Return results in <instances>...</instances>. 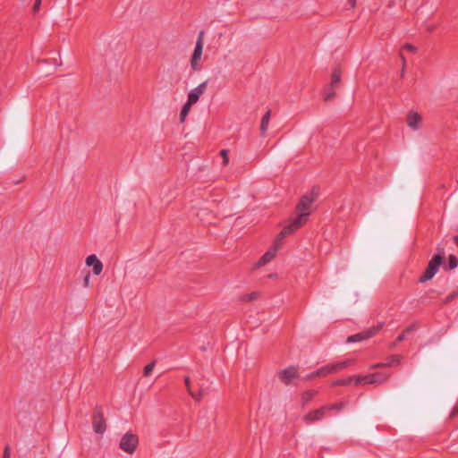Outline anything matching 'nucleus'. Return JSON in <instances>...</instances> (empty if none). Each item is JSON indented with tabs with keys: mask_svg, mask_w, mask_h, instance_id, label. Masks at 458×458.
<instances>
[{
	"mask_svg": "<svg viewBox=\"0 0 458 458\" xmlns=\"http://www.w3.org/2000/svg\"><path fill=\"white\" fill-rule=\"evenodd\" d=\"M316 196L313 192L304 195L296 207L297 215L289 220L288 224L284 226L281 231V236L286 237L300 227H301L308 220L311 212V205L315 201Z\"/></svg>",
	"mask_w": 458,
	"mask_h": 458,
	"instance_id": "obj_1",
	"label": "nucleus"
},
{
	"mask_svg": "<svg viewBox=\"0 0 458 458\" xmlns=\"http://www.w3.org/2000/svg\"><path fill=\"white\" fill-rule=\"evenodd\" d=\"M437 250H438V254H436L428 262V265L424 274L420 278V283H424L426 281L432 279L435 276V275L437 273L439 267L443 262V256H444L443 249L440 250L439 248H437Z\"/></svg>",
	"mask_w": 458,
	"mask_h": 458,
	"instance_id": "obj_2",
	"label": "nucleus"
},
{
	"mask_svg": "<svg viewBox=\"0 0 458 458\" xmlns=\"http://www.w3.org/2000/svg\"><path fill=\"white\" fill-rule=\"evenodd\" d=\"M204 31H200L198 35V38L195 44V47L191 58V68L193 71L199 72L202 69V65L200 63L202 52H203V45H204Z\"/></svg>",
	"mask_w": 458,
	"mask_h": 458,
	"instance_id": "obj_3",
	"label": "nucleus"
},
{
	"mask_svg": "<svg viewBox=\"0 0 458 458\" xmlns=\"http://www.w3.org/2000/svg\"><path fill=\"white\" fill-rule=\"evenodd\" d=\"M389 377V375L376 372L364 376H355L354 386L375 384L379 385L385 382Z\"/></svg>",
	"mask_w": 458,
	"mask_h": 458,
	"instance_id": "obj_4",
	"label": "nucleus"
},
{
	"mask_svg": "<svg viewBox=\"0 0 458 458\" xmlns=\"http://www.w3.org/2000/svg\"><path fill=\"white\" fill-rule=\"evenodd\" d=\"M138 443V437L128 432L123 436L119 446L123 452L131 454L136 450Z\"/></svg>",
	"mask_w": 458,
	"mask_h": 458,
	"instance_id": "obj_5",
	"label": "nucleus"
},
{
	"mask_svg": "<svg viewBox=\"0 0 458 458\" xmlns=\"http://www.w3.org/2000/svg\"><path fill=\"white\" fill-rule=\"evenodd\" d=\"M383 326H384L383 323H379L377 326H374V327L369 328L368 330L352 335L347 338L346 342L347 343H356V342H360L363 340L369 339L372 336H374L378 331H380L381 328L383 327Z\"/></svg>",
	"mask_w": 458,
	"mask_h": 458,
	"instance_id": "obj_6",
	"label": "nucleus"
},
{
	"mask_svg": "<svg viewBox=\"0 0 458 458\" xmlns=\"http://www.w3.org/2000/svg\"><path fill=\"white\" fill-rule=\"evenodd\" d=\"M327 412H328V408H327V405H323L322 407H320L318 409L312 410L310 412H308L303 417V421L309 425L313 422L322 420L323 419H325L327 417Z\"/></svg>",
	"mask_w": 458,
	"mask_h": 458,
	"instance_id": "obj_7",
	"label": "nucleus"
},
{
	"mask_svg": "<svg viewBox=\"0 0 458 458\" xmlns=\"http://www.w3.org/2000/svg\"><path fill=\"white\" fill-rule=\"evenodd\" d=\"M299 377L295 367H288L278 373V378L284 385H294L295 380Z\"/></svg>",
	"mask_w": 458,
	"mask_h": 458,
	"instance_id": "obj_8",
	"label": "nucleus"
},
{
	"mask_svg": "<svg viewBox=\"0 0 458 458\" xmlns=\"http://www.w3.org/2000/svg\"><path fill=\"white\" fill-rule=\"evenodd\" d=\"M284 238V237H282L280 233L275 245L271 249H269L257 263L258 267L267 264L275 258L278 249L280 248V241L283 240Z\"/></svg>",
	"mask_w": 458,
	"mask_h": 458,
	"instance_id": "obj_9",
	"label": "nucleus"
},
{
	"mask_svg": "<svg viewBox=\"0 0 458 458\" xmlns=\"http://www.w3.org/2000/svg\"><path fill=\"white\" fill-rule=\"evenodd\" d=\"M208 87V81H203L199 85H198L196 88L192 89L189 94L187 101L196 104L199 98L204 94Z\"/></svg>",
	"mask_w": 458,
	"mask_h": 458,
	"instance_id": "obj_10",
	"label": "nucleus"
},
{
	"mask_svg": "<svg viewBox=\"0 0 458 458\" xmlns=\"http://www.w3.org/2000/svg\"><path fill=\"white\" fill-rule=\"evenodd\" d=\"M92 425L94 431L98 434H103L106 431V422L100 409H97L93 416Z\"/></svg>",
	"mask_w": 458,
	"mask_h": 458,
	"instance_id": "obj_11",
	"label": "nucleus"
},
{
	"mask_svg": "<svg viewBox=\"0 0 458 458\" xmlns=\"http://www.w3.org/2000/svg\"><path fill=\"white\" fill-rule=\"evenodd\" d=\"M86 265L88 267H92V273L95 276H99L102 273L103 270V264L99 260V259L95 254L89 255L86 258Z\"/></svg>",
	"mask_w": 458,
	"mask_h": 458,
	"instance_id": "obj_12",
	"label": "nucleus"
},
{
	"mask_svg": "<svg viewBox=\"0 0 458 458\" xmlns=\"http://www.w3.org/2000/svg\"><path fill=\"white\" fill-rule=\"evenodd\" d=\"M354 363V360L352 359H347L337 362L331 363L333 373L335 374L339 371H342L348 368L349 366L352 365Z\"/></svg>",
	"mask_w": 458,
	"mask_h": 458,
	"instance_id": "obj_13",
	"label": "nucleus"
},
{
	"mask_svg": "<svg viewBox=\"0 0 458 458\" xmlns=\"http://www.w3.org/2000/svg\"><path fill=\"white\" fill-rule=\"evenodd\" d=\"M421 121V116L418 113H411L407 117V124L412 130L419 129V123Z\"/></svg>",
	"mask_w": 458,
	"mask_h": 458,
	"instance_id": "obj_14",
	"label": "nucleus"
},
{
	"mask_svg": "<svg viewBox=\"0 0 458 458\" xmlns=\"http://www.w3.org/2000/svg\"><path fill=\"white\" fill-rule=\"evenodd\" d=\"M318 390H315V389H310V390L305 391L301 394L302 404L306 405L307 403H309L318 394Z\"/></svg>",
	"mask_w": 458,
	"mask_h": 458,
	"instance_id": "obj_15",
	"label": "nucleus"
},
{
	"mask_svg": "<svg viewBox=\"0 0 458 458\" xmlns=\"http://www.w3.org/2000/svg\"><path fill=\"white\" fill-rule=\"evenodd\" d=\"M270 116H271V111L268 110L266 112V114L263 115L261 119L260 123V131L263 135H265L266 131L268 129L269 122H270Z\"/></svg>",
	"mask_w": 458,
	"mask_h": 458,
	"instance_id": "obj_16",
	"label": "nucleus"
},
{
	"mask_svg": "<svg viewBox=\"0 0 458 458\" xmlns=\"http://www.w3.org/2000/svg\"><path fill=\"white\" fill-rule=\"evenodd\" d=\"M354 378H355V376H351L346 378L337 379V380L333 381L331 383V386H349L351 384L354 385Z\"/></svg>",
	"mask_w": 458,
	"mask_h": 458,
	"instance_id": "obj_17",
	"label": "nucleus"
},
{
	"mask_svg": "<svg viewBox=\"0 0 458 458\" xmlns=\"http://www.w3.org/2000/svg\"><path fill=\"white\" fill-rule=\"evenodd\" d=\"M194 104L189 102V101H186L185 104L183 105L182 108V111H181V114H180V120L182 123H183L188 115V114L190 113L191 109V106H193Z\"/></svg>",
	"mask_w": 458,
	"mask_h": 458,
	"instance_id": "obj_18",
	"label": "nucleus"
},
{
	"mask_svg": "<svg viewBox=\"0 0 458 458\" xmlns=\"http://www.w3.org/2000/svg\"><path fill=\"white\" fill-rule=\"evenodd\" d=\"M341 81V71L338 68H335L333 70L332 75H331V82L330 84L332 86H337L340 83Z\"/></svg>",
	"mask_w": 458,
	"mask_h": 458,
	"instance_id": "obj_19",
	"label": "nucleus"
},
{
	"mask_svg": "<svg viewBox=\"0 0 458 458\" xmlns=\"http://www.w3.org/2000/svg\"><path fill=\"white\" fill-rule=\"evenodd\" d=\"M317 374L321 375V377H326L329 374H334L331 363L327 364V365L318 369Z\"/></svg>",
	"mask_w": 458,
	"mask_h": 458,
	"instance_id": "obj_20",
	"label": "nucleus"
},
{
	"mask_svg": "<svg viewBox=\"0 0 458 458\" xmlns=\"http://www.w3.org/2000/svg\"><path fill=\"white\" fill-rule=\"evenodd\" d=\"M335 86H332L330 84L327 88L325 89V90H324L325 100L329 101L334 98V97L335 95Z\"/></svg>",
	"mask_w": 458,
	"mask_h": 458,
	"instance_id": "obj_21",
	"label": "nucleus"
},
{
	"mask_svg": "<svg viewBox=\"0 0 458 458\" xmlns=\"http://www.w3.org/2000/svg\"><path fill=\"white\" fill-rule=\"evenodd\" d=\"M414 330V326H410L408 327L403 333H401L395 342L394 343V345H396L398 343H401L402 341H403L406 336L408 335V334H410L411 331Z\"/></svg>",
	"mask_w": 458,
	"mask_h": 458,
	"instance_id": "obj_22",
	"label": "nucleus"
},
{
	"mask_svg": "<svg viewBox=\"0 0 458 458\" xmlns=\"http://www.w3.org/2000/svg\"><path fill=\"white\" fill-rule=\"evenodd\" d=\"M400 360H401V357L400 356H390L389 358H387L386 361L384 362V365L386 367H393V366H395V365H398L400 363Z\"/></svg>",
	"mask_w": 458,
	"mask_h": 458,
	"instance_id": "obj_23",
	"label": "nucleus"
},
{
	"mask_svg": "<svg viewBox=\"0 0 458 458\" xmlns=\"http://www.w3.org/2000/svg\"><path fill=\"white\" fill-rule=\"evenodd\" d=\"M458 266V259L455 256L450 255L448 258V269L452 270L457 267Z\"/></svg>",
	"mask_w": 458,
	"mask_h": 458,
	"instance_id": "obj_24",
	"label": "nucleus"
},
{
	"mask_svg": "<svg viewBox=\"0 0 458 458\" xmlns=\"http://www.w3.org/2000/svg\"><path fill=\"white\" fill-rule=\"evenodd\" d=\"M259 296V293L256 292L247 293L242 296V301H251L253 300H256Z\"/></svg>",
	"mask_w": 458,
	"mask_h": 458,
	"instance_id": "obj_25",
	"label": "nucleus"
},
{
	"mask_svg": "<svg viewBox=\"0 0 458 458\" xmlns=\"http://www.w3.org/2000/svg\"><path fill=\"white\" fill-rule=\"evenodd\" d=\"M344 407V403H335V404H327V408H328V411H333V410L341 411Z\"/></svg>",
	"mask_w": 458,
	"mask_h": 458,
	"instance_id": "obj_26",
	"label": "nucleus"
},
{
	"mask_svg": "<svg viewBox=\"0 0 458 458\" xmlns=\"http://www.w3.org/2000/svg\"><path fill=\"white\" fill-rule=\"evenodd\" d=\"M155 361L150 362L144 368V376L148 377L155 368Z\"/></svg>",
	"mask_w": 458,
	"mask_h": 458,
	"instance_id": "obj_27",
	"label": "nucleus"
},
{
	"mask_svg": "<svg viewBox=\"0 0 458 458\" xmlns=\"http://www.w3.org/2000/svg\"><path fill=\"white\" fill-rule=\"evenodd\" d=\"M189 394L196 402H199L202 399V397H203L202 390L199 391L198 393L190 391Z\"/></svg>",
	"mask_w": 458,
	"mask_h": 458,
	"instance_id": "obj_28",
	"label": "nucleus"
},
{
	"mask_svg": "<svg viewBox=\"0 0 458 458\" xmlns=\"http://www.w3.org/2000/svg\"><path fill=\"white\" fill-rule=\"evenodd\" d=\"M220 154L223 157L224 165H227L229 162L228 151L226 149H222Z\"/></svg>",
	"mask_w": 458,
	"mask_h": 458,
	"instance_id": "obj_29",
	"label": "nucleus"
},
{
	"mask_svg": "<svg viewBox=\"0 0 458 458\" xmlns=\"http://www.w3.org/2000/svg\"><path fill=\"white\" fill-rule=\"evenodd\" d=\"M321 377V375L317 374V370H316V371H314V372H312V373L308 374V375L304 377V379L309 381V380H313V379H315L316 377Z\"/></svg>",
	"mask_w": 458,
	"mask_h": 458,
	"instance_id": "obj_30",
	"label": "nucleus"
},
{
	"mask_svg": "<svg viewBox=\"0 0 458 458\" xmlns=\"http://www.w3.org/2000/svg\"><path fill=\"white\" fill-rule=\"evenodd\" d=\"M403 49L409 51V52H411V53H414L416 52V47L411 44H405L403 46Z\"/></svg>",
	"mask_w": 458,
	"mask_h": 458,
	"instance_id": "obj_31",
	"label": "nucleus"
},
{
	"mask_svg": "<svg viewBox=\"0 0 458 458\" xmlns=\"http://www.w3.org/2000/svg\"><path fill=\"white\" fill-rule=\"evenodd\" d=\"M3 458H11L10 447L8 445L4 449Z\"/></svg>",
	"mask_w": 458,
	"mask_h": 458,
	"instance_id": "obj_32",
	"label": "nucleus"
},
{
	"mask_svg": "<svg viewBox=\"0 0 458 458\" xmlns=\"http://www.w3.org/2000/svg\"><path fill=\"white\" fill-rule=\"evenodd\" d=\"M40 5H41V0H36L35 1V4L33 5V11L36 13L39 10L40 8Z\"/></svg>",
	"mask_w": 458,
	"mask_h": 458,
	"instance_id": "obj_33",
	"label": "nucleus"
},
{
	"mask_svg": "<svg viewBox=\"0 0 458 458\" xmlns=\"http://www.w3.org/2000/svg\"><path fill=\"white\" fill-rule=\"evenodd\" d=\"M89 274H88L84 279H83V284L85 287H89Z\"/></svg>",
	"mask_w": 458,
	"mask_h": 458,
	"instance_id": "obj_34",
	"label": "nucleus"
},
{
	"mask_svg": "<svg viewBox=\"0 0 458 458\" xmlns=\"http://www.w3.org/2000/svg\"><path fill=\"white\" fill-rule=\"evenodd\" d=\"M184 382H185V386H186V388L188 390V392L190 393L191 390V383H190V378L188 377H186L184 378Z\"/></svg>",
	"mask_w": 458,
	"mask_h": 458,
	"instance_id": "obj_35",
	"label": "nucleus"
},
{
	"mask_svg": "<svg viewBox=\"0 0 458 458\" xmlns=\"http://www.w3.org/2000/svg\"><path fill=\"white\" fill-rule=\"evenodd\" d=\"M384 367H386V366L384 365V362H380V363L373 364V365L370 367V369L384 368Z\"/></svg>",
	"mask_w": 458,
	"mask_h": 458,
	"instance_id": "obj_36",
	"label": "nucleus"
},
{
	"mask_svg": "<svg viewBox=\"0 0 458 458\" xmlns=\"http://www.w3.org/2000/svg\"><path fill=\"white\" fill-rule=\"evenodd\" d=\"M401 58L403 60V67L404 68L405 64H406V61L404 59V57L403 56V55L401 54Z\"/></svg>",
	"mask_w": 458,
	"mask_h": 458,
	"instance_id": "obj_37",
	"label": "nucleus"
},
{
	"mask_svg": "<svg viewBox=\"0 0 458 458\" xmlns=\"http://www.w3.org/2000/svg\"><path fill=\"white\" fill-rule=\"evenodd\" d=\"M349 2L352 7L355 5V0H349Z\"/></svg>",
	"mask_w": 458,
	"mask_h": 458,
	"instance_id": "obj_38",
	"label": "nucleus"
},
{
	"mask_svg": "<svg viewBox=\"0 0 458 458\" xmlns=\"http://www.w3.org/2000/svg\"><path fill=\"white\" fill-rule=\"evenodd\" d=\"M23 179H21V181H17L15 183H20L21 182H22Z\"/></svg>",
	"mask_w": 458,
	"mask_h": 458,
	"instance_id": "obj_39",
	"label": "nucleus"
}]
</instances>
